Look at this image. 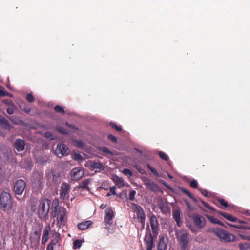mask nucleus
<instances>
[{"instance_id":"52","label":"nucleus","mask_w":250,"mask_h":250,"mask_svg":"<svg viewBox=\"0 0 250 250\" xmlns=\"http://www.w3.org/2000/svg\"><path fill=\"white\" fill-rule=\"evenodd\" d=\"M5 90L4 88L0 85V97H3L4 96V92Z\"/></svg>"},{"instance_id":"27","label":"nucleus","mask_w":250,"mask_h":250,"mask_svg":"<svg viewBox=\"0 0 250 250\" xmlns=\"http://www.w3.org/2000/svg\"><path fill=\"white\" fill-rule=\"evenodd\" d=\"M179 190L182 192L183 193L186 194L191 199L193 200H195V199L193 196V195L187 189H185L183 187L179 188Z\"/></svg>"},{"instance_id":"14","label":"nucleus","mask_w":250,"mask_h":250,"mask_svg":"<svg viewBox=\"0 0 250 250\" xmlns=\"http://www.w3.org/2000/svg\"><path fill=\"white\" fill-rule=\"evenodd\" d=\"M150 224L153 233H157L159 224L158 220L155 215H153L151 216L150 218Z\"/></svg>"},{"instance_id":"31","label":"nucleus","mask_w":250,"mask_h":250,"mask_svg":"<svg viewBox=\"0 0 250 250\" xmlns=\"http://www.w3.org/2000/svg\"><path fill=\"white\" fill-rule=\"evenodd\" d=\"M166 244L164 241H160L158 244L157 250H166Z\"/></svg>"},{"instance_id":"54","label":"nucleus","mask_w":250,"mask_h":250,"mask_svg":"<svg viewBox=\"0 0 250 250\" xmlns=\"http://www.w3.org/2000/svg\"><path fill=\"white\" fill-rule=\"evenodd\" d=\"M34 235L37 236L38 239H40V235H41V231L40 230L35 231Z\"/></svg>"},{"instance_id":"38","label":"nucleus","mask_w":250,"mask_h":250,"mask_svg":"<svg viewBox=\"0 0 250 250\" xmlns=\"http://www.w3.org/2000/svg\"><path fill=\"white\" fill-rule=\"evenodd\" d=\"M147 167L154 175H155L156 176H158V173L157 171L153 167H151L149 164L147 165Z\"/></svg>"},{"instance_id":"9","label":"nucleus","mask_w":250,"mask_h":250,"mask_svg":"<svg viewBox=\"0 0 250 250\" xmlns=\"http://www.w3.org/2000/svg\"><path fill=\"white\" fill-rule=\"evenodd\" d=\"M67 150L68 147L65 144L60 143L57 145L55 152L58 157L61 158L66 155Z\"/></svg>"},{"instance_id":"13","label":"nucleus","mask_w":250,"mask_h":250,"mask_svg":"<svg viewBox=\"0 0 250 250\" xmlns=\"http://www.w3.org/2000/svg\"><path fill=\"white\" fill-rule=\"evenodd\" d=\"M90 168L93 169H96V172H100L105 169L104 166L100 162H97L94 161H89Z\"/></svg>"},{"instance_id":"16","label":"nucleus","mask_w":250,"mask_h":250,"mask_svg":"<svg viewBox=\"0 0 250 250\" xmlns=\"http://www.w3.org/2000/svg\"><path fill=\"white\" fill-rule=\"evenodd\" d=\"M145 185L151 190L154 192H157L159 190V188L158 186L152 180L147 179Z\"/></svg>"},{"instance_id":"10","label":"nucleus","mask_w":250,"mask_h":250,"mask_svg":"<svg viewBox=\"0 0 250 250\" xmlns=\"http://www.w3.org/2000/svg\"><path fill=\"white\" fill-rule=\"evenodd\" d=\"M105 212L104 222L106 227H108L107 225L110 226L112 224L111 221L114 217V214L112 209L110 208H107L105 210Z\"/></svg>"},{"instance_id":"56","label":"nucleus","mask_w":250,"mask_h":250,"mask_svg":"<svg viewBox=\"0 0 250 250\" xmlns=\"http://www.w3.org/2000/svg\"><path fill=\"white\" fill-rule=\"evenodd\" d=\"M8 96V97H13V95L12 94L6 91H5V92H4V96Z\"/></svg>"},{"instance_id":"42","label":"nucleus","mask_w":250,"mask_h":250,"mask_svg":"<svg viewBox=\"0 0 250 250\" xmlns=\"http://www.w3.org/2000/svg\"><path fill=\"white\" fill-rule=\"evenodd\" d=\"M135 194H136V191L135 190H131L129 192L128 199L130 201L134 200Z\"/></svg>"},{"instance_id":"7","label":"nucleus","mask_w":250,"mask_h":250,"mask_svg":"<svg viewBox=\"0 0 250 250\" xmlns=\"http://www.w3.org/2000/svg\"><path fill=\"white\" fill-rule=\"evenodd\" d=\"M26 183L22 179H19L17 181L14 185V191L15 194L18 195L21 194L25 189Z\"/></svg>"},{"instance_id":"43","label":"nucleus","mask_w":250,"mask_h":250,"mask_svg":"<svg viewBox=\"0 0 250 250\" xmlns=\"http://www.w3.org/2000/svg\"><path fill=\"white\" fill-rule=\"evenodd\" d=\"M115 189H116L115 186H113L112 187H111L110 188V192L107 193V194H106V196L108 197V196H110L111 194L116 195Z\"/></svg>"},{"instance_id":"12","label":"nucleus","mask_w":250,"mask_h":250,"mask_svg":"<svg viewBox=\"0 0 250 250\" xmlns=\"http://www.w3.org/2000/svg\"><path fill=\"white\" fill-rule=\"evenodd\" d=\"M193 221L194 225L198 228L202 229L206 225V221L203 217L196 215L193 217Z\"/></svg>"},{"instance_id":"39","label":"nucleus","mask_w":250,"mask_h":250,"mask_svg":"<svg viewBox=\"0 0 250 250\" xmlns=\"http://www.w3.org/2000/svg\"><path fill=\"white\" fill-rule=\"evenodd\" d=\"M74 145L78 148L83 147L84 146L83 142L81 141H75L74 142Z\"/></svg>"},{"instance_id":"49","label":"nucleus","mask_w":250,"mask_h":250,"mask_svg":"<svg viewBox=\"0 0 250 250\" xmlns=\"http://www.w3.org/2000/svg\"><path fill=\"white\" fill-rule=\"evenodd\" d=\"M74 159L76 160H80L83 159V157L80 154L75 153L74 155Z\"/></svg>"},{"instance_id":"53","label":"nucleus","mask_w":250,"mask_h":250,"mask_svg":"<svg viewBox=\"0 0 250 250\" xmlns=\"http://www.w3.org/2000/svg\"><path fill=\"white\" fill-rule=\"evenodd\" d=\"M201 193L204 195L205 196V197H208V192L207 190L206 189H200Z\"/></svg>"},{"instance_id":"35","label":"nucleus","mask_w":250,"mask_h":250,"mask_svg":"<svg viewBox=\"0 0 250 250\" xmlns=\"http://www.w3.org/2000/svg\"><path fill=\"white\" fill-rule=\"evenodd\" d=\"M149 237V238H150V242H148V244H147V250H151L152 249V247L153 246V243L152 237L151 234H150Z\"/></svg>"},{"instance_id":"46","label":"nucleus","mask_w":250,"mask_h":250,"mask_svg":"<svg viewBox=\"0 0 250 250\" xmlns=\"http://www.w3.org/2000/svg\"><path fill=\"white\" fill-rule=\"evenodd\" d=\"M123 173L125 175H129L130 177L132 176V171L130 169L127 168L124 169V170H123Z\"/></svg>"},{"instance_id":"61","label":"nucleus","mask_w":250,"mask_h":250,"mask_svg":"<svg viewBox=\"0 0 250 250\" xmlns=\"http://www.w3.org/2000/svg\"><path fill=\"white\" fill-rule=\"evenodd\" d=\"M101 208H104V207H103V204L101 205Z\"/></svg>"},{"instance_id":"2","label":"nucleus","mask_w":250,"mask_h":250,"mask_svg":"<svg viewBox=\"0 0 250 250\" xmlns=\"http://www.w3.org/2000/svg\"><path fill=\"white\" fill-rule=\"evenodd\" d=\"M175 236L180 245L181 250H189L190 236L189 232L185 229L175 230Z\"/></svg>"},{"instance_id":"48","label":"nucleus","mask_w":250,"mask_h":250,"mask_svg":"<svg viewBox=\"0 0 250 250\" xmlns=\"http://www.w3.org/2000/svg\"><path fill=\"white\" fill-rule=\"evenodd\" d=\"M55 244L54 242L50 243L46 248V250H53V247Z\"/></svg>"},{"instance_id":"21","label":"nucleus","mask_w":250,"mask_h":250,"mask_svg":"<svg viewBox=\"0 0 250 250\" xmlns=\"http://www.w3.org/2000/svg\"><path fill=\"white\" fill-rule=\"evenodd\" d=\"M19 107L21 110L26 113H29L31 111L30 107L23 101H21L19 103Z\"/></svg>"},{"instance_id":"47","label":"nucleus","mask_w":250,"mask_h":250,"mask_svg":"<svg viewBox=\"0 0 250 250\" xmlns=\"http://www.w3.org/2000/svg\"><path fill=\"white\" fill-rule=\"evenodd\" d=\"M202 203L205 207L208 208L209 210L212 211H215V209L213 207L210 206L208 203H206L204 201L202 202Z\"/></svg>"},{"instance_id":"30","label":"nucleus","mask_w":250,"mask_h":250,"mask_svg":"<svg viewBox=\"0 0 250 250\" xmlns=\"http://www.w3.org/2000/svg\"><path fill=\"white\" fill-rule=\"evenodd\" d=\"M239 247L240 250H245L248 249H250V244L248 243H241L239 244Z\"/></svg>"},{"instance_id":"25","label":"nucleus","mask_w":250,"mask_h":250,"mask_svg":"<svg viewBox=\"0 0 250 250\" xmlns=\"http://www.w3.org/2000/svg\"><path fill=\"white\" fill-rule=\"evenodd\" d=\"M50 231V228L49 227H45L43 231V234L42 239V244H44L47 241L48 239V235Z\"/></svg>"},{"instance_id":"19","label":"nucleus","mask_w":250,"mask_h":250,"mask_svg":"<svg viewBox=\"0 0 250 250\" xmlns=\"http://www.w3.org/2000/svg\"><path fill=\"white\" fill-rule=\"evenodd\" d=\"M172 216L177 223V225L180 227L182 225V222L180 221V210L179 209H175L172 211Z\"/></svg>"},{"instance_id":"62","label":"nucleus","mask_w":250,"mask_h":250,"mask_svg":"<svg viewBox=\"0 0 250 250\" xmlns=\"http://www.w3.org/2000/svg\"><path fill=\"white\" fill-rule=\"evenodd\" d=\"M186 203L189 206V203L188 202H186Z\"/></svg>"},{"instance_id":"40","label":"nucleus","mask_w":250,"mask_h":250,"mask_svg":"<svg viewBox=\"0 0 250 250\" xmlns=\"http://www.w3.org/2000/svg\"><path fill=\"white\" fill-rule=\"evenodd\" d=\"M26 100L30 103L33 102L35 99L32 93L28 94L26 96Z\"/></svg>"},{"instance_id":"24","label":"nucleus","mask_w":250,"mask_h":250,"mask_svg":"<svg viewBox=\"0 0 250 250\" xmlns=\"http://www.w3.org/2000/svg\"><path fill=\"white\" fill-rule=\"evenodd\" d=\"M90 183V180L89 179H84L82 183H80L78 188L89 191V188L88 187V185Z\"/></svg>"},{"instance_id":"11","label":"nucleus","mask_w":250,"mask_h":250,"mask_svg":"<svg viewBox=\"0 0 250 250\" xmlns=\"http://www.w3.org/2000/svg\"><path fill=\"white\" fill-rule=\"evenodd\" d=\"M84 175V171L80 167H76L71 171V179L73 180H78Z\"/></svg>"},{"instance_id":"8","label":"nucleus","mask_w":250,"mask_h":250,"mask_svg":"<svg viewBox=\"0 0 250 250\" xmlns=\"http://www.w3.org/2000/svg\"><path fill=\"white\" fill-rule=\"evenodd\" d=\"M70 186L65 182L61 185L60 191V198L62 199H67L69 197V193L70 191Z\"/></svg>"},{"instance_id":"64","label":"nucleus","mask_w":250,"mask_h":250,"mask_svg":"<svg viewBox=\"0 0 250 250\" xmlns=\"http://www.w3.org/2000/svg\"><path fill=\"white\" fill-rule=\"evenodd\" d=\"M249 241H250V236L249 238Z\"/></svg>"},{"instance_id":"63","label":"nucleus","mask_w":250,"mask_h":250,"mask_svg":"<svg viewBox=\"0 0 250 250\" xmlns=\"http://www.w3.org/2000/svg\"><path fill=\"white\" fill-rule=\"evenodd\" d=\"M146 237H147L146 235L145 238V240H146Z\"/></svg>"},{"instance_id":"32","label":"nucleus","mask_w":250,"mask_h":250,"mask_svg":"<svg viewBox=\"0 0 250 250\" xmlns=\"http://www.w3.org/2000/svg\"><path fill=\"white\" fill-rule=\"evenodd\" d=\"M100 150L106 155H113V153L106 147H102L100 148Z\"/></svg>"},{"instance_id":"26","label":"nucleus","mask_w":250,"mask_h":250,"mask_svg":"<svg viewBox=\"0 0 250 250\" xmlns=\"http://www.w3.org/2000/svg\"><path fill=\"white\" fill-rule=\"evenodd\" d=\"M206 217L208 219V220L213 224H217L220 225L221 226H223V223L219 221L218 219L214 217L213 216H209L208 215H207Z\"/></svg>"},{"instance_id":"4","label":"nucleus","mask_w":250,"mask_h":250,"mask_svg":"<svg viewBox=\"0 0 250 250\" xmlns=\"http://www.w3.org/2000/svg\"><path fill=\"white\" fill-rule=\"evenodd\" d=\"M50 201L44 199L42 200L38 207V212L39 218L43 220L47 216L50 209Z\"/></svg>"},{"instance_id":"3","label":"nucleus","mask_w":250,"mask_h":250,"mask_svg":"<svg viewBox=\"0 0 250 250\" xmlns=\"http://www.w3.org/2000/svg\"><path fill=\"white\" fill-rule=\"evenodd\" d=\"M0 203L2 209L8 211L12 209L13 202L11 195L7 192H2L0 195Z\"/></svg>"},{"instance_id":"58","label":"nucleus","mask_w":250,"mask_h":250,"mask_svg":"<svg viewBox=\"0 0 250 250\" xmlns=\"http://www.w3.org/2000/svg\"><path fill=\"white\" fill-rule=\"evenodd\" d=\"M190 230L193 232H194V233L197 232V230L195 229H190Z\"/></svg>"},{"instance_id":"15","label":"nucleus","mask_w":250,"mask_h":250,"mask_svg":"<svg viewBox=\"0 0 250 250\" xmlns=\"http://www.w3.org/2000/svg\"><path fill=\"white\" fill-rule=\"evenodd\" d=\"M14 146L18 151H23L25 148L24 141L21 139H17L14 142Z\"/></svg>"},{"instance_id":"1","label":"nucleus","mask_w":250,"mask_h":250,"mask_svg":"<svg viewBox=\"0 0 250 250\" xmlns=\"http://www.w3.org/2000/svg\"><path fill=\"white\" fill-rule=\"evenodd\" d=\"M53 207V211L51 213L52 216L56 218V225L59 228H62L67 222V215L65 208L59 207L58 202Z\"/></svg>"},{"instance_id":"59","label":"nucleus","mask_w":250,"mask_h":250,"mask_svg":"<svg viewBox=\"0 0 250 250\" xmlns=\"http://www.w3.org/2000/svg\"><path fill=\"white\" fill-rule=\"evenodd\" d=\"M2 247V244L0 242V250L1 249Z\"/></svg>"},{"instance_id":"41","label":"nucleus","mask_w":250,"mask_h":250,"mask_svg":"<svg viewBox=\"0 0 250 250\" xmlns=\"http://www.w3.org/2000/svg\"><path fill=\"white\" fill-rule=\"evenodd\" d=\"M45 138L49 140H52L54 139L53 135L50 132L47 131L45 133Z\"/></svg>"},{"instance_id":"20","label":"nucleus","mask_w":250,"mask_h":250,"mask_svg":"<svg viewBox=\"0 0 250 250\" xmlns=\"http://www.w3.org/2000/svg\"><path fill=\"white\" fill-rule=\"evenodd\" d=\"M92 224V222L90 220L83 222L78 224V229L81 230H84L88 229Z\"/></svg>"},{"instance_id":"28","label":"nucleus","mask_w":250,"mask_h":250,"mask_svg":"<svg viewBox=\"0 0 250 250\" xmlns=\"http://www.w3.org/2000/svg\"><path fill=\"white\" fill-rule=\"evenodd\" d=\"M15 109L16 106H15L14 104H13L8 105V107L6 109V111L8 114L11 115L14 113Z\"/></svg>"},{"instance_id":"34","label":"nucleus","mask_w":250,"mask_h":250,"mask_svg":"<svg viewBox=\"0 0 250 250\" xmlns=\"http://www.w3.org/2000/svg\"><path fill=\"white\" fill-rule=\"evenodd\" d=\"M54 110L56 112L60 113L63 114L65 113L64 109L59 105L55 106L54 107Z\"/></svg>"},{"instance_id":"29","label":"nucleus","mask_w":250,"mask_h":250,"mask_svg":"<svg viewBox=\"0 0 250 250\" xmlns=\"http://www.w3.org/2000/svg\"><path fill=\"white\" fill-rule=\"evenodd\" d=\"M110 125L117 131L120 132L122 130V128L121 126H118L117 124L114 122H111L109 123Z\"/></svg>"},{"instance_id":"37","label":"nucleus","mask_w":250,"mask_h":250,"mask_svg":"<svg viewBox=\"0 0 250 250\" xmlns=\"http://www.w3.org/2000/svg\"><path fill=\"white\" fill-rule=\"evenodd\" d=\"M218 203H220V204L222 206H223V207H225V208H227L228 207L229 205L228 204V203L227 201H226L224 199H219L218 200Z\"/></svg>"},{"instance_id":"50","label":"nucleus","mask_w":250,"mask_h":250,"mask_svg":"<svg viewBox=\"0 0 250 250\" xmlns=\"http://www.w3.org/2000/svg\"><path fill=\"white\" fill-rule=\"evenodd\" d=\"M2 102L3 103H5L6 104H7L8 105H11L13 103V102L10 100H9V99H4V100H2Z\"/></svg>"},{"instance_id":"18","label":"nucleus","mask_w":250,"mask_h":250,"mask_svg":"<svg viewBox=\"0 0 250 250\" xmlns=\"http://www.w3.org/2000/svg\"><path fill=\"white\" fill-rule=\"evenodd\" d=\"M0 126L5 130H10L11 126L9 121L5 119L3 116L0 115Z\"/></svg>"},{"instance_id":"36","label":"nucleus","mask_w":250,"mask_h":250,"mask_svg":"<svg viewBox=\"0 0 250 250\" xmlns=\"http://www.w3.org/2000/svg\"><path fill=\"white\" fill-rule=\"evenodd\" d=\"M159 155L160 157L163 160L167 161V160H168L169 158L168 156L165 153L162 151L159 152Z\"/></svg>"},{"instance_id":"44","label":"nucleus","mask_w":250,"mask_h":250,"mask_svg":"<svg viewBox=\"0 0 250 250\" xmlns=\"http://www.w3.org/2000/svg\"><path fill=\"white\" fill-rule=\"evenodd\" d=\"M190 186L194 188H197L198 187V184L196 180H192L190 183Z\"/></svg>"},{"instance_id":"45","label":"nucleus","mask_w":250,"mask_h":250,"mask_svg":"<svg viewBox=\"0 0 250 250\" xmlns=\"http://www.w3.org/2000/svg\"><path fill=\"white\" fill-rule=\"evenodd\" d=\"M108 139L113 143H117V139L116 137L112 135V134H109L107 136Z\"/></svg>"},{"instance_id":"23","label":"nucleus","mask_w":250,"mask_h":250,"mask_svg":"<svg viewBox=\"0 0 250 250\" xmlns=\"http://www.w3.org/2000/svg\"><path fill=\"white\" fill-rule=\"evenodd\" d=\"M113 181L116 183V185L119 188L123 187L124 186V183L123 179L119 177L116 175L113 176L112 178Z\"/></svg>"},{"instance_id":"51","label":"nucleus","mask_w":250,"mask_h":250,"mask_svg":"<svg viewBox=\"0 0 250 250\" xmlns=\"http://www.w3.org/2000/svg\"><path fill=\"white\" fill-rule=\"evenodd\" d=\"M58 131L63 134H67L68 133L67 131L62 127L58 128Z\"/></svg>"},{"instance_id":"57","label":"nucleus","mask_w":250,"mask_h":250,"mask_svg":"<svg viewBox=\"0 0 250 250\" xmlns=\"http://www.w3.org/2000/svg\"><path fill=\"white\" fill-rule=\"evenodd\" d=\"M9 120H10L12 122L15 123V119L14 116H10L9 117Z\"/></svg>"},{"instance_id":"60","label":"nucleus","mask_w":250,"mask_h":250,"mask_svg":"<svg viewBox=\"0 0 250 250\" xmlns=\"http://www.w3.org/2000/svg\"><path fill=\"white\" fill-rule=\"evenodd\" d=\"M137 170H139L141 173H143V172H141V170L140 169L137 168Z\"/></svg>"},{"instance_id":"55","label":"nucleus","mask_w":250,"mask_h":250,"mask_svg":"<svg viewBox=\"0 0 250 250\" xmlns=\"http://www.w3.org/2000/svg\"><path fill=\"white\" fill-rule=\"evenodd\" d=\"M239 236L241 239H242L243 240H246L249 241V238L250 237L249 236H246V235H244L243 234H240Z\"/></svg>"},{"instance_id":"6","label":"nucleus","mask_w":250,"mask_h":250,"mask_svg":"<svg viewBox=\"0 0 250 250\" xmlns=\"http://www.w3.org/2000/svg\"><path fill=\"white\" fill-rule=\"evenodd\" d=\"M133 208L134 212L136 213L138 219L141 223L143 226H144L146 217L143 208L137 204H133Z\"/></svg>"},{"instance_id":"22","label":"nucleus","mask_w":250,"mask_h":250,"mask_svg":"<svg viewBox=\"0 0 250 250\" xmlns=\"http://www.w3.org/2000/svg\"><path fill=\"white\" fill-rule=\"evenodd\" d=\"M243 222L242 223H240L241 224L239 225H232L230 224H228V225L230 226V227L236 228V229H248L250 230V227L247 225V223L242 221Z\"/></svg>"},{"instance_id":"33","label":"nucleus","mask_w":250,"mask_h":250,"mask_svg":"<svg viewBox=\"0 0 250 250\" xmlns=\"http://www.w3.org/2000/svg\"><path fill=\"white\" fill-rule=\"evenodd\" d=\"M81 241L78 239L75 240L73 242V248L78 249L80 248L81 246Z\"/></svg>"},{"instance_id":"5","label":"nucleus","mask_w":250,"mask_h":250,"mask_svg":"<svg viewBox=\"0 0 250 250\" xmlns=\"http://www.w3.org/2000/svg\"><path fill=\"white\" fill-rule=\"evenodd\" d=\"M212 231L220 240H223L225 242H232L235 240L234 235L222 229H216Z\"/></svg>"},{"instance_id":"17","label":"nucleus","mask_w":250,"mask_h":250,"mask_svg":"<svg viewBox=\"0 0 250 250\" xmlns=\"http://www.w3.org/2000/svg\"><path fill=\"white\" fill-rule=\"evenodd\" d=\"M218 213L220 214L221 215L223 216L224 218H225L227 220L230 221L231 222H236L239 223H242L243 222L241 221V220H239L238 219L233 217L231 215L225 213L223 212L222 211H219Z\"/></svg>"}]
</instances>
